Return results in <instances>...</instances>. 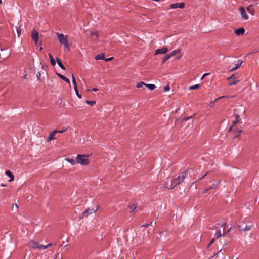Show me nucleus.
<instances>
[{
  "label": "nucleus",
  "instance_id": "nucleus-1",
  "mask_svg": "<svg viewBox=\"0 0 259 259\" xmlns=\"http://www.w3.org/2000/svg\"><path fill=\"white\" fill-rule=\"evenodd\" d=\"M89 155L78 154L76 157L77 163L82 165H88L90 163Z\"/></svg>",
  "mask_w": 259,
  "mask_h": 259
},
{
  "label": "nucleus",
  "instance_id": "nucleus-2",
  "mask_svg": "<svg viewBox=\"0 0 259 259\" xmlns=\"http://www.w3.org/2000/svg\"><path fill=\"white\" fill-rule=\"evenodd\" d=\"M56 34L58 37L60 43L63 45L65 48L68 49L69 42L68 36L59 32H57Z\"/></svg>",
  "mask_w": 259,
  "mask_h": 259
},
{
  "label": "nucleus",
  "instance_id": "nucleus-3",
  "mask_svg": "<svg viewBox=\"0 0 259 259\" xmlns=\"http://www.w3.org/2000/svg\"><path fill=\"white\" fill-rule=\"evenodd\" d=\"M188 170L189 169H187L185 171H183L180 174V175L177 178H176L175 179H173L172 182H176L175 185H179L183 182L185 178L186 177L188 173Z\"/></svg>",
  "mask_w": 259,
  "mask_h": 259
},
{
  "label": "nucleus",
  "instance_id": "nucleus-4",
  "mask_svg": "<svg viewBox=\"0 0 259 259\" xmlns=\"http://www.w3.org/2000/svg\"><path fill=\"white\" fill-rule=\"evenodd\" d=\"M253 226L252 223L249 222L248 224L245 225V223L241 222L238 225L237 227L240 232L250 230Z\"/></svg>",
  "mask_w": 259,
  "mask_h": 259
},
{
  "label": "nucleus",
  "instance_id": "nucleus-5",
  "mask_svg": "<svg viewBox=\"0 0 259 259\" xmlns=\"http://www.w3.org/2000/svg\"><path fill=\"white\" fill-rule=\"evenodd\" d=\"M52 245L51 243H49L47 245H39L38 243L34 242L33 243L32 246H31L32 249H37L38 250H44L48 248L49 246H51Z\"/></svg>",
  "mask_w": 259,
  "mask_h": 259
},
{
  "label": "nucleus",
  "instance_id": "nucleus-6",
  "mask_svg": "<svg viewBox=\"0 0 259 259\" xmlns=\"http://www.w3.org/2000/svg\"><path fill=\"white\" fill-rule=\"evenodd\" d=\"M31 37L32 39L34 41L35 44H37L39 39V33L34 29L32 31Z\"/></svg>",
  "mask_w": 259,
  "mask_h": 259
},
{
  "label": "nucleus",
  "instance_id": "nucleus-7",
  "mask_svg": "<svg viewBox=\"0 0 259 259\" xmlns=\"http://www.w3.org/2000/svg\"><path fill=\"white\" fill-rule=\"evenodd\" d=\"M225 223H218L216 225L217 226H221V227H223V233H221V231H219L218 232H217L215 235L216 236L217 238H219L222 236H224L225 235V233H224V230H225V228H224V225H225Z\"/></svg>",
  "mask_w": 259,
  "mask_h": 259
},
{
  "label": "nucleus",
  "instance_id": "nucleus-8",
  "mask_svg": "<svg viewBox=\"0 0 259 259\" xmlns=\"http://www.w3.org/2000/svg\"><path fill=\"white\" fill-rule=\"evenodd\" d=\"M98 208L96 207V209H94V208H88L85 211H84L83 212V215L84 217H87L89 216L90 214L95 213L97 210Z\"/></svg>",
  "mask_w": 259,
  "mask_h": 259
},
{
  "label": "nucleus",
  "instance_id": "nucleus-9",
  "mask_svg": "<svg viewBox=\"0 0 259 259\" xmlns=\"http://www.w3.org/2000/svg\"><path fill=\"white\" fill-rule=\"evenodd\" d=\"M184 3H176L172 4L170 5L169 7L170 9H176V8H183L185 7Z\"/></svg>",
  "mask_w": 259,
  "mask_h": 259
},
{
  "label": "nucleus",
  "instance_id": "nucleus-10",
  "mask_svg": "<svg viewBox=\"0 0 259 259\" xmlns=\"http://www.w3.org/2000/svg\"><path fill=\"white\" fill-rule=\"evenodd\" d=\"M168 51V49L166 47H163L161 48L157 49L155 51V55L165 54Z\"/></svg>",
  "mask_w": 259,
  "mask_h": 259
},
{
  "label": "nucleus",
  "instance_id": "nucleus-11",
  "mask_svg": "<svg viewBox=\"0 0 259 259\" xmlns=\"http://www.w3.org/2000/svg\"><path fill=\"white\" fill-rule=\"evenodd\" d=\"M239 11H240L242 18L244 20H247L248 19V16L246 13L245 9L243 7H241L239 9Z\"/></svg>",
  "mask_w": 259,
  "mask_h": 259
},
{
  "label": "nucleus",
  "instance_id": "nucleus-12",
  "mask_svg": "<svg viewBox=\"0 0 259 259\" xmlns=\"http://www.w3.org/2000/svg\"><path fill=\"white\" fill-rule=\"evenodd\" d=\"M235 120L233 122L232 125L230 127L228 132H230L233 130V126L237 123H238L240 121V116L237 114H235Z\"/></svg>",
  "mask_w": 259,
  "mask_h": 259
},
{
  "label": "nucleus",
  "instance_id": "nucleus-13",
  "mask_svg": "<svg viewBox=\"0 0 259 259\" xmlns=\"http://www.w3.org/2000/svg\"><path fill=\"white\" fill-rule=\"evenodd\" d=\"M245 32V30L243 27L237 29L235 31V34L238 36L243 35Z\"/></svg>",
  "mask_w": 259,
  "mask_h": 259
},
{
  "label": "nucleus",
  "instance_id": "nucleus-14",
  "mask_svg": "<svg viewBox=\"0 0 259 259\" xmlns=\"http://www.w3.org/2000/svg\"><path fill=\"white\" fill-rule=\"evenodd\" d=\"M246 10L248 12L252 15H254L255 13L254 9L253 8V5L251 4L246 8Z\"/></svg>",
  "mask_w": 259,
  "mask_h": 259
},
{
  "label": "nucleus",
  "instance_id": "nucleus-15",
  "mask_svg": "<svg viewBox=\"0 0 259 259\" xmlns=\"http://www.w3.org/2000/svg\"><path fill=\"white\" fill-rule=\"evenodd\" d=\"M57 130H54L52 133H51L49 135V136L48 137V138H47V141L48 142H50V141H51L52 140H53V139H55V134L57 133Z\"/></svg>",
  "mask_w": 259,
  "mask_h": 259
},
{
  "label": "nucleus",
  "instance_id": "nucleus-16",
  "mask_svg": "<svg viewBox=\"0 0 259 259\" xmlns=\"http://www.w3.org/2000/svg\"><path fill=\"white\" fill-rule=\"evenodd\" d=\"M242 62L243 61H241V60H238L237 63L236 64V66L232 68L230 70V71H234L236 70L241 65Z\"/></svg>",
  "mask_w": 259,
  "mask_h": 259
},
{
  "label": "nucleus",
  "instance_id": "nucleus-17",
  "mask_svg": "<svg viewBox=\"0 0 259 259\" xmlns=\"http://www.w3.org/2000/svg\"><path fill=\"white\" fill-rule=\"evenodd\" d=\"M57 74L58 76V77L61 79H62L64 81L70 84V80L68 78H67V77H66L65 76L61 74L57 73Z\"/></svg>",
  "mask_w": 259,
  "mask_h": 259
},
{
  "label": "nucleus",
  "instance_id": "nucleus-18",
  "mask_svg": "<svg viewBox=\"0 0 259 259\" xmlns=\"http://www.w3.org/2000/svg\"><path fill=\"white\" fill-rule=\"evenodd\" d=\"M5 174L6 175H7L8 177H9L10 178V179L9 180V182H11L14 179V175L12 174V172L10 170H6L5 172Z\"/></svg>",
  "mask_w": 259,
  "mask_h": 259
},
{
  "label": "nucleus",
  "instance_id": "nucleus-19",
  "mask_svg": "<svg viewBox=\"0 0 259 259\" xmlns=\"http://www.w3.org/2000/svg\"><path fill=\"white\" fill-rule=\"evenodd\" d=\"M96 60L102 59L105 60V55L104 53H100L95 57Z\"/></svg>",
  "mask_w": 259,
  "mask_h": 259
},
{
  "label": "nucleus",
  "instance_id": "nucleus-20",
  "mask_svg": "<svg viewBox=\"0 0 259 259\" xmlns=\"http://www.w3.org/2000/svg\"><path fill=\"white\" fill-rule=\"evenodd\" d=\"M49 57L50 59V62H51V65L52 66H54L56 65V61H55L54 58H53V56L50 53L49 54Z\"/></svg>",
  "mask_w": 259,
  "mask_h": 259
},
{
  "label": "nucleus",
  "instance_id": "nucleus-21",
  "mask_svg": "<svg viewBox=\"0 0 259 259\" xmlns=\"http://www.w3.org/2000/svg\"><path fill=\"white\" fill-rule=\"evenodd\" d=\"M56 61L57 62V64L59 66V67L63 69V70H65V68L64 67V66L63 65V64H62V63L61 62V60L59 58H57L56 59Z\"/></svg>",
  "mask_w": 259,
  "mask_h": 259
},
{
  "label": "nucleus",
  "instance_id": "nucleus-22",
  "mask_svg": "<svg viewBox=\"0 0 259 259\" xmlns=\"http://www.w3.org/2000/svg\"><path fill=\"white\" fill-rule=\"evenodd\" d=\"M220 183V182H217L216 183H214L212 184V185L209 188V190L214 189H218V186L219 184Z\"/></svg>",
  "mask_w": 259,
  "mask_h": 259
},
{
  "label": "nucleus",
  "instance_id": "nucleus-23",
  "mask_svg": "<svg viewBox=\"0 0 259 259\" xmlns=\"http://www.w3.org/2000/svg\"><path fill=\"white\" fill-rule=\"evenodd\" d=\"M128 207L130 208L129 211L131 213L133 212L136 209V206L135 205V204L129 205Z\"/></svg>",
  "mask_w": 259,
  "mask_h": 259
},
{
  "label": "nucleus",
  "instance_id": "nucleus-24",
  "mask_svg": "<svg viewBox=\"0 0 259 259\" xmlns=\"http://www.w3.org/2000/svg\"><path fill=\"white\" fill-rule=\"evenodd\" d=\"M66 160L72 165H74L77 163L76 161L73 158H68Z\"/></svg>",
  "mask_w": 259,
  "mask_h": 259
},
{
  "label": "nucleus",
  "instance_id": "nucleus-25",
  "mask_svg": "<svg viewBox=\"0 0 259 259\" xmlns=\"http://www.w3.org/2000/svg\"><path fill=\"white\" fill-rule=\"evenodd\" d=\"M232 131H233L234 138L238 137L240 135L241 133L242 132V131H241V130H239L238 131H234L233 130Z\"/></svg>",
  "mask_w": 259,
  "mask_h": 259
},
{
  "label": "nucleus",
  "instance_id": "nucleus-26",
  "mask_svg": "<svg viewBox=\"0 0 259 259\" xmlns=\"http://www.w3.org/2000/svg\"><path fill=\"white\" fill-rule=\"evenodd\" d=\"M90 36L92 37H95V38L97 39L98 38L99 36V34L97 32V31H93L91 32Z\"/></svg>",
  "mask_w": 259,
  "mask_h": 259
},
{
  "label": "nucleus",
  "instance_id": "nucleus-27",
  "mask_svg": "<svg viewBox=\"0 0 259 259\" xmlns=\"http://www.w3.org/2000/svg\"><path fill=\"white\" fill-rule=\"evenodd\" d=\"M179 52H180V51L179 50H175L172 51L169 54L170 55V57H172V56H175L177 54H178Z\"/></svg>",
  "mask_w": 259,
  "mask_h": 259
},
{
  "label": "nucleus",
  "instance_id": "nucleus-28",
  "mask_svg": "<svg viewBox=\"0 0 259 259\" xmlns=\"http://www.w3.org/2000/svg\"><path fill=\"white\" fill-rule=\"evenodd\" d=\"M171 57L170 56V55L168 54H167L166 55L164 58H163L162 59V63H164L167 60H168L169 58H170Z\"/></svg>",
  "mask_w": 259,
  "mask_h": 259
},
{
  "label": "nucleus",
  "instance_id": "nucleus-29",
  "mask_svg": "<svg viewBox=\"0 0 259 259\" xmlns=\"http://www.w3.org/2000/svg\"><path fill=\"white\" fill-rule=\"evenodd\" d=\"M74 90H75V93H76L77 96L79 98L81 99L82 98V95L79 93V92H78V90L77 89V87H74Z\"/></svg>",
  "mask_w": 259,
  "mask_h": 259
},
{
  "label": "nucleus",
  "instance_id": "nucleus-30",
  "mask_svg": "<svg viewBox=\"0 0 259 259\" xmlns=\"http://www.w3.org/2000/svg\"><path fill=\"white\" fill-rule=\"evenodd\" d=\"M18 209H19V206L17 204H15L14 205H13V206H12V209L13 210H15L16 211H18Z\"/></svg>",
  "mask_w": 259,
  "mask_h": 259
},
{
  "label": "nucleus",
  "instance_id": "nucleus-31",
  "mask_svg": "<svg viewBox=\"0 0 259 259\" xmlns=\"http://www.w3.org/2000/svg\"><path fill=\"white\" fill-rule=\"evenodd\" d=\"M148 88H149L150 90L152 91L156 88V86L154 84H149L148 86Z\"/></svg>",
  "mask_w": 259,
  "mask_h": 259
},
{
  "label": "nucleus",
  "instance_id": "nucleus-32",
  "mask_svg": "<svg viewBox=\"0 0 259 259\" xmlns=\"http://www.w3.org/2000/svg\"><path fill=\"white\" fill-rule=\"evenodd\" d=\"M85 103L88 104H90L91 106H93L95 104L96 102L94 101H89V100H86Z\"/></svg>",
  "mask_w": 259,
  "mask_h": 259
},
{
  "label": "nucleus",
  "instance_id": "nucleus-33",
  "mask_svg": "<svg viewBox=\"0 0 259 259\" xmlns=\"http://www.w3.org/2000/svg\"><path fill=\"white\" fill-rule=\"evenodd\" d=\"M72 83L74 85V88L77 87V83H76V81L75 80V78L73 75H72Z\"/></svg>",
  "mask_w": 259,
  "mask_h": 259
},
{
  "label": "nucleus",
  "instance_id": "nucleus-34",
  "mask_svg": "<svg viewBox=\"0 0 259 259\" xmlns=\"http://www.w3.org/2000/svg\"><path fill=\"white\" fill-rule=\"evenodd\" d=\"M144 84H145V83L144 82H140L137 83L136 87L138 88H142L144 86Z\"/></svg>",
  "mask_w": 259,
  "mask_h": 259
},
{
  "label": "nucleus",
  "instance_id": "nucleus-35",
  "mask_svg": "<svg viewBox=\"0 0 259 259\" xmlns=\"http://www.w3.org/2000/svg\"><path fill=\"white\" fill-rule=\"evenodd\" d=\"M199 87V84H195L194 85H192L189 87L190 90H195L198 89Z\"/></svg>",
  "mask_w": 259,
  "mask_h": 259
},
{
  "label": "nucleus",
  "instance_id": "nucleus-36",
  "mask_svg": "<svg viewBox=\"0 0 259 259\" xmlns=\"http://www.w3.org/2000/svg\"><path fill=\"white\" fill-rule=\"evenodd\" d=\"M163 90L165 92L169 91L170 90L169 86L168 85H166L165 87H164Z\"/></svg>",
  "mask_w": 259,
  "mask_h": 259
},
{
  "label": "nucleus",
  "instance_id": "nucleus-37",
  "mask_svg": "<svg viewBox=\"0 0 259 259\" xmlns=\"http://www.w3.org/2000/svg\"><path fill=\"white\" fill-rule=\"evenodd\" d=\"M239 82V80H236V81H233V82H230L229 83V85H235L236 84H237L238 82Z\"/></svg>",
  "mask_w": 259,
  "mask_h": 259
},
{
  "label": "nucleus",
  "instance_id": "nucleus-38",
  "mask_svg": "<svg viewBox=\"0 0 259 259\" xmlns=\"http://www.w3.org/2000/svg\"><path fill=\"white\" fill-rule=\"evenodd\" d=\"M236 77L235 75V74H233L231 76H230V77H228V78H227V79H228V80H232V79H234V78H235Z\"/></svg>",
  "mask_w": 259,
  "mask_h": 259
},
{
  "label": "nucleus",
  "instance_id": "nucleus-39",
  "mask_svg": "<svg viewBox=\"0 0 259 259\" xmlns=\"http://www.w3.org/2000/svg\"><path fill=\"white\" fill-rule=\"evenodd\" d=\"M67 131V129L66 128H65V129H63V130H57V133H62L63 132H65Z\"/></svg>",
  "mask_w": 259,
  "mask_h": 259
},
{
  "label": "nucleus",
  "instance_id": "nucleus-40",
  "mask_svg": "<svg viewBox=\"0 0 259 259\" xmlns=\"http://www.w3.org/2000/svg\"><path fill=\"white\" fill-rule=\"evenodd\" d=\"M17 34H18V36H20V34H21V30H20V28H18L17 27Z\"/></svg>",
  "mask_w": 259,
  "mask_h": 259
},
{
  "label": "nucleus",
  "instance_id": "nucleus-41",
  "mask_svg": "<svg viewBox=\"0 0 259 259\" xmlns=\"http://www.w3.org/2000/svg\"><path fill=\"white\" fill-rule=\"evenodd\" d=\"M214 241H215V239H214V238H213V239H212L211 240L210 242V243H209V244L208 245L207 247H209L210 246V245L211 244L213 243L214 242Z\"/></svg>",
  "mask_w": 259,
  "mask_h": 259
},
{
  "label": "nucleus",
  "instance_id": "nucleus-42",
  "mask_svg": "<svg viewBox=\"0 0 259 259\" xmlns=\"http://www.w3.org/2000/svg\"><path fill=\"white\" fill-rule=\"evenodd\" d=\"M88 91H89L96 92V91H98V89L96 88H94L92 89L91 90H88Z\"/></svg>",
  "mask_w": 259,
  "mask_h": 259
},
{
  "label": "nucleus",
  "instance_id": "nucleus-43",
  "mask_svg": "<svg viewBox=\"0 0 259 259\" xmlns=\"http://www.w3.org/2000/svg\"><path fill=\"white\" fill-rule=\"evenodd\" d=\"M209 73H204L203 76H202L201 79H203L205 76H206L207 75H209Z\"/></svg>",
  "mask_w": 259,
  "mask_h": 259
},
{
  "label": "nucleus",
  "instance_id": "nucleus-44",
  "mask_svg": "<svg viewBox=\"0 0 259 259\" xmlns=\"http://www.w3.org/2000/svg\"><path fill=\"white\" fill-rule=\"evenodd\" d=\"M113 59V57H111L109 58L105 59V60L106 61H108L112 60Z\"/></svg>",
  "mask_w": 259,
  "mask_h": 259
},
{
  "label": "nucleus",
  "instance_id": "nucleus-45",
  "mask_svg": "<svg viewBox=\"0 0 259 259\" xmlns=\"http://www.w3.org/2000/svg\"><path fill=\"white\" fill-rule=\"evenodd\" d=\"M149 225H150V224H144V225H142L141 226V227H148Z\"/></svg>",
  "mask_w": 259,
  "mask_h": 259
},
{
  "label": "nucleus",
  "instance_id": "nucleus-46",
  "mask_svg": "<svg viewBox=\"0 0 259 259\" xmlns=\"http://www.w3.org/2000/svg\"><path fill=\"white\" fill-rule=\"evenodd\" d=\"M209 190V188L206 189V190L203 191V194L206 193Z\"/></svg>",
  "mask_w": 259,
  "mask_h": 259
},
{
  "label": "nucleus",
  "instance_id": "nucleus-47",
  "mask_svg": "<svg viewBox=\"0 0 259 259\" xmlns=\"http://www.w3.org/2000/svg\"><path fill=\"white\" fill-rule=\"evenodd\" d=\"M222 251V249H220L219 251H218L216 253H214V255L219 254Z\"/></svg>",
  "mask_w": 259,
  "mask_h": 259
},
{
  "label": "nucleus",
  "instance_id": "nucleus-48",
  "mask_svg": "<svg viewBox=\"0 0 259 259\" xmlns=\"http://www.w3.org/2000/svg\"><path fill=\"white\" fill-rule=\"evenodd\" d=\"M156 223V222H154L153 221L151 222V223L149 224L150 225L153 226V224H155Z\"/></svg>",
  "mask_w": 259,
  "mask_h": 259
},
{
  "label": "nucleus",
  "instance_id": "nucleus-49",
  "mask_svg": "<svg viewBox=\"0 0 259 259\" xmlns=\"http://www.w3.org/2000/svg\"><path fill=\"white\" fill-rule=\"evenodd\" d=\"M206 176V174H205L202 177H201L199 179V180H201L202 179H203L204 177H205V176Z\"/></svg>",
  "mask_w": 259,
  "mask_h": 259
},
{
  "label": "nucleus",
  "instance_id": "nucleus-50",
  "mask_svg": "<svg viewBox=\"0 0 259 259\" xmlns=\"http://www.w3.org/2000/svg\"><path fill=\"white\" fill-rule=\"evenodd\" d=\"M148 236L147 235V236L145 237V238H143L142 239V241H144L145 240L147 239H148Z\"/></svg>",
  "mask_w": 259,
  "mask_h": 259
},
{
  "label": "nucleus",
  "instance_id": "nucleus-51",
  "mask_svg": "<svg viewBox=\"0 0 259 259\" xmlns=\"http://www.w3.org/2000/svg\"><path fill=\"white\" fill-rule=\"evenodd\" d=\"M1 186L2 187H6L7 186V185L6 184H4L3 183V184H1Z\"/></svg>",
  "mask_w": 259,
  "mask_h": 259
},
{
  "label": "nucleus",
  "instance_id": "nucleus-52",
  "mask_svg": "<svg viewBox=\"0 0 259 259\" xmlns=\"http://www.w3.org/2000/svg\"><path fill=\"white\" fill-rule=\"evenodd\" d=\"M149 84L145 83V84H144V85L148 88V86Z\"/></svg>",
  "mask_w": 259,
  "mask_h": 259
},
{
  "label": "nucleus",
  "instance_id": "nucleus-53",
  "mask_svg": "<svg viewBox=\"0 0 259 259\" xmlns=\"http://www.w3.org/2000/svg\"><path fill=\"white\" fill-rule=\"evenodd\" d=\"M213 102H211L210 104V106H213Z\"/></svg>",
  "mask_w": 259,
  "mask_h": 259
},
{
  "label": "nucleus",
  "instance_id": "nucleus-54",
  "mask_svg": "<svg viewBox=\"0 0 259 259\" xmlns=\"http://www.w3.org/2000/svg\"><path fill=\"white\" fill-rule=\"evenodd\" d=\"M217 228H218V227H217V226H213V229H217Z\"/></svg>",
  "mask_w": 259,
  "mask_h": 259
},
{
  "label": "nucleus",
  "instance_id": "nucleus-55",
  "mask_svg": "<svg viewBox=\"0 0 259 259\" xmlns=\"http://www.w3.org/2000/svg\"><path fill=\"white\" fill-rule=\"evenodd\" d=\"M2 0H0V4H2Z\"/></svg>",
  "mask_w": 259,
  "mask_h": 259
},
{
  "label": "nucleus",
  "instance_id": "nucleus-56",
  "mask_svg": "<svg viewBox=\"0 0 259 259\" xmlns=\"http://www.w3.org/2000/svg\"><path fill=\"white\" fill-rule=\"evenodd\" d=\"M41 49H42V47H41L40 48V50H41Z\"/></svg>",
  "mask_w": 259,
  "mask_h": 259
}]
</instances>
